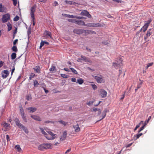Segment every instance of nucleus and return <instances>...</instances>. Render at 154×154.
Segmentation results:
<instances>
[{
	"label": "nucleus",
	"mask_w": 154,
	"mask_h": 154,
	"mask_svg": "<svg viewBox=\"0 0 154 154\" xmlns=\"http://www.w3.org/2000/svg\"><path fill=\"white\" fill-rule=\"evenodd\" d=\"M30 15L32 19L33 25L34 26L35 23V17L34 13L35 11V7L32 6L31 7L30 9Z\"/></svg>",
	"instance_id": "nucleus-1"
},
{
	"label": "nucleus",
	"mask_w": 154,
	"mask_h": 154,
	"mask_svg": "<svg viewBox=\"0 0 154 154\" xmlns=\"http://www.w3.org/2000/svg\"><path fill=\"white\" fill-rule=\"evenodd\" d=\"M152 20L151 19H149L147 22L146 23H145L144 25L142 27L141 29V30H142L143 32H145L147 29L148 26H149V24L152 22Z\"/></svg>",
	"instance_id": "nucleus-2"
},
{
	"label": "nucleus",
	"mask_w": 154,
	"mask_h": 154,
	"mask_svg": "<svg viewBox=\"0 0 154 154\" xmlns=\"http://www.w3.org/2000/svg\"><path fill=\"white\" fill-rule=\"evenodd\" d=\"M20 114L23 119L25 122H26L27 120L26 116L25 115V113L23 108L22 107H20Z\"/></svg>",
	"instance_id": "nucleus-3"
},
{
	"label": "nucleus",
	"mask_w": 154,
	"mask_h": 154,
	"mask_svg": "<svg viewBox=\"0 0 154 154\" xmlns=\"http://www.w3.org/2000/svg\"><path fill=\"white\" fill-rule=\"evenodd\" d=\"M86 31L82 29H74L73 32L74 33L78 35L81 34L83 33H85Z\"/></svg>",
	"instance_id": "nucleus-4"
},
{
	"label": "nucleus",
	"mask_w": 154,
	"mask_h": 154,
	"mask_svg": "<svg viewBox=\"0 0 154 154\" xmlns=\"http://www.w3.org/2000/svg\"><path fill=\"white\" fill-rule=\"evenodd\" d=\"M100 95L103 98L106 97L107 94V92L103 89H100L98 90Z\"/></svg>",
	"instance_id": "nucleus-5"
},
{
	"label": "nucleus",
	"mask_w": 154,
	"mask_h": 154,
	"mask_svg": "<svg viewBox=\"0 0 154 154\" xmlns=\"http://www.w3.org/2000/svg\"><path fill=\"white\" fill-rule=\"evenodd\" d=\"M153 31V29H149L147 31L146 36L144 37V40L145 41H146L147 38L152 34Z\"/></svg>",
	"instance_id": "nucleus-6"
},
{
	"label": "nucleus",
	"mask_w": 154,
	"mask_h": 154,
	"mask_svg": "<svg viewBox=\"0 0 154 154\" xmlns=\"http://www.w3.org/2000/svg\"><path fill=\"white\" fill-rule=\"evenodd\" d=\"M10 15L8 14H6L3 16L2 21L3 23H5L10 19Z\"/></svg>",
	"instance_id": "nucleus-7"
},
{
	"label": "nucleus",
	"mask_w": 154,
	"mask_h": 154,
	"mask_svg": "<svg viewBox=\"0 0 154 154\" xmlns=\"http://www.w3.org/2000/svg\"><path fill=\"white\" fill-rule=\"evenodd\" d=\"M3 129L5 131H8L10 129V124L7 123L6 122H4L3 124Z\"/></svg>",
	"instance_id": "nucleus-8"
},
{
	"label": "nucleus",
	"mask_w": 154,
	"mask_h": 154,
	"mask_svg": "<svg viewBox=\"0 0 154 154\" xmlns=\"http://www.w3.org/2000/svg\"><path fill=\"white\" fill-rule=\"evenodd\" d=\"M94 78L98 83H101L103 82V79L101 75L96 76L94 77Z\"/></svg>",
	"instance_id": "nucleus-9"
},
{
	"label": "nucleus",
	"mask_w": 154,
	"mask_h": 154,
	"mask_svg": "<svg viewBox=\"0 0 154 154\" xmlns=\"http://www.w3.org/2000/svg\"><path fill=\"white\" fill-rule=\"evenodd\" d=\"M9 74V71L7 70H4L2 72V77L3 78H6Z\"/></svg>",
	"instance_id": "nucleus-10"
},
{
	"label": "nucleus",
	"mask_w": 154,
	"mask_h": 154,
	"mask_svg": "<svg viewBox=\"0 0 154 154\" xmlns=\"http://www.w3.org/2000/svg\"><path fill=\"white\" fill-rule=\"evenodd\" d=\"M85 26H87L91 27H100L101 26V24L99 23H88L86 24H85Z\"/></svg>",
	"instance_id": "nucleus-11"
},
{
	"label": "nucleus",
	"mask_w": 154,
	"mask_h": 154,
	"mask_svg": "<svg viewBox=\"0 0 154 154\" xmlns=\"http://www.w3.org/2000/svg\"><path fill=\"white\" fill-rule=\"evenodd\" d=\"M81 57L82 58V60L84 61L91 63H92V62L91 60L88 57H86L83 55H81Z\"/></svg>",
	"instance_id": "nucleus-12"
},
{
	"label": "nucleus",
	"mask_w": 154,
	"mask_h": 154,
	"mask_svg": "<svg viewBox=\"0 0 154 154\" xmlns=\"http://www.w3.org/2000/svg\"><path fill=\"white\" fill-rule=\"evenodd\" d=\"M81 15H82L88 17H90L91 15L89 14V12L87 11L84 10L82 11L81 13Z\"/></svg>",
	"instance_id": "nucleus-13"
},
{
	"label": "nucleus",
	"mask_w": 154,
	"mask_h": 154,
	"mask_svg": "<svg viewBox=\"0 0 154 154\" xmlns=\"http://www.w3.org/2000/svg\"><path fill=\"white\" fill-rule=\"evenodd\" d=\"M67 135V132L66 131H64L62 135L61 136L60 138V140L63 141L65 140Z\"/></svg>",
	"instance_id": "nucleus-14"
},
{
	"label": "nucleus",
	"mask_w": 154,
	"mask_h": 154,
	"mask_svg": "<svg viewBox=\"0 0 154 154\" xmlns=\"http://www.w3.org/2000/svg\"><path fill=\"white\" fill-rule=\"evenodd\" d=\"M30 116L34 120L38 121H41V118L39 116L35 115H31Z\"/></svg>",
	"instance_id": "nucleus-15"
},
{
	"label": "nucleus",
	"mask_w": 154,
	"mask_h": 154,
	"mask_svg": "<svg viewBox=\"0 0 154 154\" xmlns=\"http://www.w3.org/2000/svg\"><path fill=\"white\" fill-rule=\"evenodd\" d=\"M6 8L4 6L2 5V4H0V12H6Z\"/></svg>",
	"instance_id": "nucleus-16"
},
{
	"label": "nucleus",
	"mask_w": 154,
	"mask_h": 154,
	"mask_svg": "<svg viewBox=\"0 0 154 154\" xmlns=\"http://www.w3.org/2000/svg\"><path fill=\"white\" fill-rule=\"evenodd\" d=\"M119 63H113V66L116 69H117L118 67L121 66L120 63H121L122 60H121V59L119 58Z\"/></svg>",
	"instance_id": "nucleus-17"
},
{
	"label": "nucleus",
	"mask_w": 154,
	"mask_h": 154,
	"mask_svg": "<svg viewBox=\"0 0 154 154\" xmlns=\"http://www.w3.org/2000/svg\"><path fill=\"white\" fill-rule=\"evenodd\" d=\"M44 145L45 149H51L52 148V145L50 143H44Z\"/></svg>",
	"instance_id": "nucleus-18"
},
{
	"label": "nucleus",
	"mask_w": 154,
	"mask_h": 154,
	"mask_svg": "<svg viewBox=\"0 0 154 154\" xmlns=\"http://www.w3.org/2000/svg\"><path fill=\"white\" fill-rule=\"evenodd\" d=\"M16 125L19 127L20 128L23 125L20 123L19 119L17 118H16L14 120Z\"/></svg>",
	"instance_id": "nucleus-19"
},
{
	"label": "nucleus",
	"mask_w": 154,
	"mask_h": 154,
	"mask_svg": "<svg viewBox=\"0 0 154 154\" xmlns=\"http://www.w3.org/2000/svg\"><path fill=\"white\" fill-rule=\"evenodd\" d=\"M109 112V110L108 109H105L103 111L102 114V118L100 120V121L101 120V119H104L106 116V113L107 112Z\"/></svg>",
	"instance_id": "nucleus-20"
},
{
	"label": "nucleus",
	"mask_w": 154,
	"mask_h": 154,
	"mask_svg": "<svg viewBox=\"0 0 154 154\" xmlns=\"http://www.w3.org/2000/svg\"><path fill=\"white\" fill-rule=\"evenodd\" d=\"M73 127L75 130V132H78L80 130V128L78 124H76V125H73Z\"/></svg>",
	"instance_id": "nucleus-21"
},
{
	"label": "nucleus",
	"mask_w": 154,
	"mask_h": 154,
	"mask_svg": "<svg viewBox=\"0 0 154 154\" xmlns=\"http://www.w3.org/2000/svg\"><path fill=\"white\" fill-rule=\"evenodd\" d=\"M26 109L29 111V112L33 113L36 111L37 109L35 107H29L27 108Z\"/></svg>",
	"instance_id": "nucleus-22"
},
{
	"label": "nucleus",
	"mask_w": 154,
	"mask_h": 154,
	"mask_svg": "<svg viewBox=\"0 0 154 154\" xmlns=\"http://www.w3.org/2000/svg\"><path fill=\"white\" fill-rule=\"evenodd\" d=\"M75 23L79 25H85V22L80 20H76Z\"/></svg>",
	"instance_id": "nucleus-23"
},
{
	"label": "nucleus",
	"mask_w": 154,
	"mask_h": 154,
	"mask_svg": "<svg viewBox=\"0 0 154 154\" xmlns=\"http://www.w3.org/2000/svg\"><path fill=\"white\" fill-rule=\"evenodd\" d=\"M35 72L37 73H40L41 69L40 66H36L33 68Z\"/></svg>",
	"instance_id": "nucleus-24"
},
{
	"label": "nucleus",
	"mask_w": 154,
	"mask_h": 154,
	"mask_svg": "<svg viewBox=\"0 0 154 154\" xmlns=\"http://www.w3.org/2000/svg\"><path fill=\"white\" fill-rule=\"evenodd\" d=\"M44 35L47 37H51V32L47 30H45L44 32Z\"/></svg>",
	"instance_id": "nucleus-25"
},
{
	"label": "nucleus",
	"mask_w": 154,
	"mask_h": 154,
	"mask_svg": "<svg viewBox=\"0 0 154 154\" xmlns=\"http://www.w3.org/2000/svg\"><path fill=\"white\" fill-rule=\"evenodd\" d=\"M66 17L69 18L82 19V18L83 17H77L76 16H73V15H70L69 14H66Z\"/></svg>",
	"instance_id": "nucleus-26"
},
{
	"label": "nucleus",
	"mask_w": 154,
	"mask_h": 154,
	"mask_svg": "<svg viewBox=\"0 0 154 154\" xmlns=\"http://www.w3.org/2000/svg\"><path fill=\"white\" fill-rule=\"evenodd\" d=\"M46 131L48 133V134L52 137V139H54L56 137V134H54L53 133L50 131Z\"/></svg>",
	"instance_id": "nucleus-27"
},
{
	"label": "nucleus",
	"mask_w": 154,
	"mask_h": 154,
	"mask_svg": "<svg viewBox=\"0 0 154 154\" xmlns=\"http://www.w3.org/2000/svg\"><path fill=\"white\" fill-rule=\"evenodd\" d=\"M44 146V143L39 145L38 147V149L40 150H44L45 149V146Z\"/></svg>",
	"instance_id": "nucleus-28"
},
{
	"label": "nucleus",
	"mask_w": 154,
	"mask_h": 154,
	"mask_svg": "<svg viewBox=\"0 0 154 154\" xmlns=\"http://www.w3.org/2000/svg\"><path fill=\"white\" fill-rule=\"evenodd\" d=\"M66 4L69 5H75V3L74 2L72 1H65Z\"/></svg>",
	"instance_id": "nucleus-29"
},
{
	"label": "nucleus",
	"mask_w": 154,
	"mask_h": 154,
	"mask_svg": "<svg viewBox=\"0 0 154 154\" xmlns=\"http://www.w3.org/2000/svg\"><path fill=\"white\" fill-rule=\"evenodd\" d=\"M83 82V80L81 78H79L77 80V83H79L80 85L82 84Z\"/></svg>",
	"instance_id": "nucleus-30"
},
{
	"label": "nucleus",
	"mask_w": 154,
	"mask_h": 154,
	"mask_svg": "<svg viewBox=\"0 0 154 154\" xmlns=\"http://www.w3.org/2000/svg\"><path fill=\"white\" fill-rule=\"evenodd\" d=\"M20 128H23L24 132L26 133L27 134L28 133L29 131H28L26 127H25V126H24L23 125L22 126H21Z\"/></svg>",
	"instance_id": "nucleus-31"
},
{
	"label": "nucleus",
	"mask_w": 154,
	"mask_h": 154,
	"mask_svg": "<svg viewBox=\"0 0 154 154\" xmlns=\"http://www.w3.org/2000/svg\"><path fill=\"white\" fill-rule=\"evenodd\" d=\"M16 57V54L15 53H13L11 55V58L12 60L14 59Z\"/></svg>",
	"instance_id": "nucleus-32"
},
{
	"label": "nucleus",
	"mask_w": 154,
	"mask_h": 154,
	"mask_svg": "<svg viewBox=\"0 0 154 154\" xmlns=\"http://www.w3.org/2000/svg\"><path fill=\"white\" fill-rule=\"evenodd\" d=\"M58 122H60V124L64 125H66L67 124V122H65L63 121L60 120L58 121Z\"/></svg>",
	"instance_id": "nucleus-33"
},
{
	"label": "nucleus",
	"mask_w": 154,
	"mask_h": 154,
	"mask_svg": "<svg viewBox=\"0 0 154 154\" xmlns=\"http://www.w3.org/2000/svg\"><path fill=\"white\" fill-rule=\"evenodd\" d=\"M13 51H14L15 52H17L18 51L17 48V47L15 46H14L11 48Z\"/></svg>",
	"instance_id": "nucleus-34"
},
{
	"label": "nucleus",
	"mask_w": 154,
	"mask_h": 154,
	"mask_svg": "<svg viewBox=\"0 0 154 154\" xmlns=\"http://www.w3.org/2000/svg\"><path fill=\"white\" fill-rule=\"evenodd\" d=\"M7 26H8V31H9L10 30H11L12 29V26L11 24L10 23H8L7 24Z\"/></svg>",
	"instance_id": "nucleus-35"
},
{
	"label": "nucleus",
	"mask_w": 154,
	"mask_h": 154,
	"mask_svg": "<svg viewBox=\"0 0 154 154\" xmlns=\"http://www.w3.org/2000/svg\"><path fill=\"white\" fill-rule=\"evenodd\" d=\"M26 99L27 100H31L32 99L31 94H28L26 95Z\"/></svg>",
	"instance_id": "nucleus-36"
},
{
	"label": "nucleus",
	"mask_w": 154,
	"mask_h": 154,
	"mask_svg": "<svg viewBox=\"0 0 154 154\" xmlns=\"http://www.w3.org/2000/svg\"><path fill=\"white\" fill-rule=\"evenodd\" d=\"M35 76V74H34L33 73H31L30 75V76L29 77V79L31 80L32 78H34Z\"/></svg>",
	"instance_id": "nucleus-37"
},
{
	"label": "nucleus",
	"mask_w": 154,
	"mask_h": 154,
	"mask_svg": "<svg viewBox=\"0 0 154 154\" xmlns=\"http://www.w3.org/2000/svg\"><path fill=\"white\" fill-rule=\"evenodd\" d=\"M45 137L48 140H53L52 139V137H51L48 134H47L45 136Z\"/></svg>",
	"instance_id": "nucleus-38"
},
{
	"label": "nucleus",
	"mask_w": 154,
	"mask_h": 154,
	"mask_svg": "<svg viewBox=\"0 0 154 154\" xmlns=\"http://www.w3.org/2000/svg\"><path fill=\"white\" fill-rule=\"evenodd\" d=\"M55 66L54 65H52L51 68L49 69V70L50 71H54L55 70Z\"/></svg>",
	"instance_id": "nucleus-39"
},
{
	"label": "nucleus",
	"mask_w": 154,
	"mask_h": 154,
	"mask_svg": "<svg viewBox=\"0 0 154 154\" xmlns=\"http://www.w3.org/2000/svg\"><path fill=\"white\" fill-rule=\"evenodd\" d=\"M33 85L35 87H37L38 85H39V83L37 80H34V81Z\"/></svg>",
	"instance_id": "nucleus-40"
},
{
	"label": "nucleus",
	"mask_w": 154,
	"mask_h": 154,
	"mask_svg": "<svg viewBox=\"0 0 154 154\" xmlns=\"http://www.w3.org/2000/svg\"><path fill=\"white\" fill-rule=\"evenodd\" d=\"M55 122H54L52 121H45L44 122V123L46 124H48V123H51V124H54V123Z\"/></svg>",
	"instance_id": "nucleus-41"
},
{
	"label": "nucleus",
	"mask_w": 154,
	"mask_h": 154,
	"mask_svg": "<svg viewBox=\"0 0 154 154\" xmlns=\"http://www.w3.org/2000/svg\"><path fill=\"white\" fill-rule=\"evenodd\" d=\"M15 148L17 149V151L18 152L20 151L21 149L20 145H16L15 146Z\"/></svg>",
	"instance_id": "nucleus-42"
},
{
	"label": "nucleus",
	"mask_w": 154,
	"mask_h": 154,
	"mask_svg": "<svg viewBox=\"0 0 154 154\" xmlns=\"http://www.w3.org/2000/svg\"><path fill=\"white\" fill-rule=\"evenodd\" d=\"M146 125V123H145L140 128V130L138 131V132H140L142 131L144 129V127Z\"/></svg>",
	"instance_id": "nucleus-43"
},
{
	"label": "nucleus",
	"mask_w": 154,
	"mask_h": 154,
	"mask_svg": "<svg viewBox=\"0 0 154 154\" xmlns=\"http://www.w3.org/2000/svg\"><path fill=\"white\" fill-rule=\"evenodd\" d=\"M76 19H69L68 20V21L69 22H71L73 23H75Z\"/></svg>",
	"instance_id": "nucleus-44"
},
{
	"label": "nucleus",
	"mask_w": 154,
	"mask_h": 154,
	"mask_svg": "<svg viewBox=\"0 0 154 154\" xmlns=\"http://www.w3.org/2000/svg\"><path fill=\"white\" fill-rule=\"evenodd\" d=\"M143 122L142 121H141V122L139 123V124L137 125L136 127L134 129V131H136L137 130V128H138L140 126V125L141 124V122Z\"/></svg>",
	"instance_id": "nucleus-45"
},
{
	"label": "nucleus",
	"mask_w": 154,
	"mask_h": 154,
	"mask_svg": "<svg viewBox=\"0 0 154 154\" xmlns=\"http://www.w3.org/2000/svg\"><path fill=\"white\" fill-rule=\"evenodd\" d=\"M109 42H108L107 41H103L102 42V44H103L106 45H108L109 44Z\"/></svg>",
	"instance_id": "nucleus-46"
},
{
	"label": "nucleus",
	"mask_w": 154,
	"mask_h": 154,
	"mask_svg": "<svg viewBox=\"0 0 154 154\" xmlns=\"http://www.w3.org/2000/svg\"><path fill=\"white\" fill-rule=\"evenodd\" d=\"M70 68L71 69V71L74 73L75 74H77V72L74 69L72 68Z\"/></svg>",
	"instance_id": "nucleus-47"
},
{
	"label": "nucleus",
	"mask_w": 154,
	"mask_h": 154,
	"mask_svg": "<svg viewBox=\"0 0 154 154\" xmlns=\"http://www.w3.org/2000/svg\"><path fill=\"white\" fill-rule=\"evenodd\" d=\"M60 75L63 78H67L69 77L68 75L63 74H61Z\"/></svg>",
	"instance_id": "nucleus-48"
},
{
	"label": "nucleus",
	"mask_w": 154,
	"mask_h": 154,
	"mask_svg": "<svg viewBox=\"0 0 154 154\" xmlns=\"http://www.w3.org/2000/svg\"><path fill=\"white\" fill-rule=\"evenodd\" d=\"M40 129L41 130V132L42 133V134H44L45 135V136L47 134L44 131V130L43 128H40Z\"/></svg>",
	"instance_id": "nucleus-49"
},
{
	"label": "nucleus",
	"mask_w": 154,
	"mask_h": 154,
	"mask_svg": "<svg viewBox=\"0 0 154 154\" xmlns=\"http://www.w3.org/2000/svg\"><path fill=\"white\" fill-rule=\"evenodd\" d=\"M19 19V17L18 16H16L14 18V20L15 21H17Z\"/></svg>",
	"instance_id": "nucleus-50"
},
{
	"label": "nucleus",
	"mask_w": 154,
	"mask_h": 154,
	"mask_svg": "<svg viewBox=\"0 0 154 154\" xmlns=\"http://www.w3.org/2000/svg\"><path fill=\"white\" fill-rule=\"evenodd\" d=\"M45 41H42L40 43V48H41L45 44Z\"/></svg>",
	"instance_id": "nucleus-51"
},
{
	"label": "nucleus",
	"mask_w": 154,
	"mask_h": 154,
	"mask_svg": "<svg viewBox=\"0 0 154 154\" xmlns=\"http://www.w3.org/2000/svg\"><path fill=\"white\" fill-rule=\"evenodd\" d=\"M91 86L92 88L94 90L96 89L97 88V86L94 84H92Z\"/></svg>",
	"instance_id": "nucleus-52"
},
{
	"label": "nucleus",
	"mask_w": 154,
	"mask_h": 154,
	"mask_svg": "<svg viewBox=\"0 0 154 154\" xmlns=\"http://www.w3.org/2000/svg\"><path fill=\"white\" fill-rule=\"evenodd\" d=\"M99 109L97 108H94L91 110V111L92 112L94 111L96 112V111H98V109Z\"/></svg>",
	"instance_id": "nucleus-53"
},
{
	"label": "nucleus",
	"mask_w": 154,
	"mask_h": 154,
	"mask_svg": "<svg viewBox=\"0 0 154 154\" xmlns=\"http://www.w3.org/2000/svg\"><path fill=\"white\" fill-rule=\"evenodd\" d=\"M143 134V133H140L139 134H138L137 135L136 137L137 139L140 136L142 135Z\"/></svg>",
	"instance_id": "nucleus-54"
},
{
	"label": "nucleus",
	"mask_w": 154,
	"mask_h": 154,
	"mask_svg": "<svg viewBox=\"0 0 154 154\" xmlns=\"http://www.w3.org/2000/svg\"><path fill=\"white\" fill-rule=\"evenodd\" d=\"M153 64V63L152 62L149 63H148L147 64V67H150L152 66Z\"/></svg>",
	"instance_id": "nucleus-55"
},
{
	"label": "nucleus",
	"mask_w": 154,
	"mask_h": 154,
	"mask_svg": "<svg viewBox=\"0 0 154 154\" xmlns=\"http://www.w3.org/2000/svg\"><path fill=\"white\" fill-rule=\"evenodd\" d=\"M13 2V4L16 6L17 4V0H12Z\"/></svg>",
	"instance_id": "nucleus-56"
},
{
	"label": "nucleus",
	"mask_w": 154,
	"mask_h": 154,
	"mask_svg": "<svg viewBox=\"0 0 154 154\" xmlns=\"http://www.w3.org/2000/svg\"><path fill=\"white\" fill-rule=\"evenodd\" d=\"M18 40L17 39H16L13 42V44L14 45H15L18 42Z\"/></svg>",
	"instance_id": "nucleus-57"
},
{
	"label": "nucleus",
	"mask_w": 154,
	"mask_h": 154,
	"mask_svg": "<svg viewBox=\"0 0 154 154\" xmlns=\"http://www.w3.org/2000/svg\"><path fill=\"white\" fill-rule=\"evenodd\" d=\"M82 60H83L82 59V58H78L77 60V61L78 62H80L81 63H82Z\"/></svg>",
	"instance_id": "nucleus-58"
},
{
	"label": "nucleus",
	"mask_w": 154,
	"mask_h": 154,
	"mask_svg": "<svg viewBox=\"0 0 154 154\" xmlns=\"http://www.w3.org/2000/svg\"><path fill=\"white\" fill-rule=\"evenodd\" d=\"M15 70V67L14 66H13V68L11 70V75H12L13 74V73L14 72Z\"/></svg>",
	"instance_id": "nucleus-59"
},
{
	"label": "nucleus",
	"mask_w": 154,
	"mask_h": 154,
	"mask_svg": "<svg viewBox=\"0 0 154 154\" xmlns=\"http://www.w3.org/2000/svg\"><path fill=\"white\" fill-rule=\"evenodd\" d=\"M4 64V62L2 61H0V67H1Z\"/></svg>",
	"instance_id": "nucleus-60"
},
{
	"label": "nucleus",
	"mask_w": 154,
	"mask_h": 154,
	"mask_svg": "<svg viewBox=\"0 0 154 154\" xmlns=\"http://www.w3.org/2000/svg\"><path fill=\"white\" fill-rule=\"evenodd\" d=\"M71 81L73 82H76V79L75 78H72L71 79Z\"/></svg>",
	"instance_id": "nucleus-61"
},
{
	"label": "nucleus",
	"mask_w": 154,
	"mask_h": 154,
	"mask_svg": "<svg viewBox=\"0 0 154 154\" xmlns=\"http://www.w3.org/2000/svg\"><path fill=\"white\" fill-rule=\"evenodd\" d=\"M6 139L7 140V141H8L10 140H9V137L8 135H6Z\"/></svg>",
	"instance_id": "nucleus-62"
},
{
	"label": "nucleus",
	"mask_w": 154,
	"mask_h": 154,
	"mask_svg": "<svg viewBox=\"0 0 154 154\" xmlns=\"http://www.w3.org/2000/svg\"><path fill=\"white\" fill-rule=\"evenodd\" d=\"M97 111H98V115H100L101 113V110L99 109H98Z\"/></svg>",
	"instance_id": "nucleus-63"
},
{
	"label": "nucleus",
	"mask_w": 154,
	"mask_h": 154,
	"mask_svg": "<svg viewBox=\"0 0 154 154\" xmlns=\"http://www.w3.org/2000/svg\"><path fill=\"white\" fill-rule=\"evenodd\" d=\"M71 151V148H69V149L67 150L65 152V154H66L67 153Z\"/></svg>",
	"instance_id": "nucleus-64"
}]
</instances>
